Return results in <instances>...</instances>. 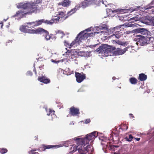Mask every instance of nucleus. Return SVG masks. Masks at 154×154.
<instances>
[{
    "label": "nucleus",
    "instance_id": "f257e3e1",
    "mask_svg": "<svg viewBox=\"0 0 154 154\" xmlns=\"http://www.w3.org/2000/svg\"><path fill=\"white\" fill-rule=\"evenodd\" d=\"M41 2V0H36L33 2H27L24 4L21 3L17 6V7L18 8L27 9L28 12L23 14L26 15L32 13H36L38 10V5Z\"/></svg>",
    "mask_w": 154,
    "mask_h": 154
},
{
    "label": "nucleus",
    "instance_id": "f03ea898",
    "mask_svg": "<svg viewBox=\"0 0 154 154\" xmlns=\"http://www.w3.org/2000/svg\"><path fill=\"white\" fill-rule=\"evenodd\" d=\"M67 17L65 13L62 11H59L56 16H53L51 20H48L49 24L51 25L54 23H57L59 21H63Z\"/></svg>",
    "mask_w": 154,
    "mask_h": 154
},
{
    "label": "nucleus",
    "instance_id": "7ed1b4c3",
    "mask_svg": "<svg viewBox=\"0 0 154 154\" xmlns=\"http://www.w3.org/2000/svg\"><path fill=\"white\" fill-rule=\"evenodd\" d=\"M37 34L42 35L47 40H50L53 35L52 34L49 35L48 32L47 31L41 28H39L37 29L36 34Z\"/></svg>",
    "mask_w": 154,
    "mask_h": 154
},
{
    "label": "nucleus",
    "instance_id": "20e7f679",
    "mask_svg": "<svg viewBox=\"0 0 154 154\" xmlns=\"http://www.w3.org/2000/svg\"><path fill=\"white\" fill-rule=\"evenodd\" d=\"M48 20H45L44 19H42L38 20L36 21L29 22L26 23L27 25H29L30 26V27L33 28H34L35 26H39L41 25L43 23L49 24Z\"/></svg>",
    "mask_w": 154,
    "mask_h": 154
},
{
    "label": "nucleus",
    "instance_id": "39448f33",
    "mask_svg": "<svg viewBox=\"0 0 154 154\" xmlns=\"http://www.w3.org/2000/svg\"><path fill=\"white\" fill-rule=\"evenodd\" d=\"M139 38H137V42L136 44L138 45L139 44L140 45H143L148 44L149 42L148 39L149 38L147 37H145L144 36L138 35Z\"/></svg>",
    "mask_w": 154,
    "mask_h": 154
},
{
    "label": "nucleus",
    "instance_id": "423d86ee",
    "mask_svg": "<svg viewBox=\"0 0 154 154\" xmlns=\"http://www.w3.org/2000/svg\"><path fill=\"white\" fill-rule=\"evenodd\" d=\"M106 46L105 45L102 46V49L100 52H103L106 56L111 55L112 51L115 49L114 48L109 46H106Z\"/></svg>",
    "mask_w": 154,
    "mask_h": 154
},
{
    "label": "nucleus",
    "instance_id": "0eeeda50",
    "mask_svg": "<svg viewBox=\"0 0 154 154\" xmlns=\"http://www.w3.org/2000/svg\"><path fill=\"white\" fill-rule=\"evenodd\" d=\"M85 32V31H81L79 34L78 36L76 37L78 38L77 42H78L80 41H81L82 40H86L88 37L91 36L93 34L92 33H88L86 32L84 33Z\"/></svg>",
    "mask_w": 154,
    "mask_h": 154
},
{
    "label": "nucleus",
    "instance_id": "6e6552de",
    "mask_svg": "<svg viewBox=\"0 0 154 154\" xmlns=\"http://www.w3.org/2000/svg\"><path fill=\"white\" fill-rule=\"evenodd\" d=\"M29 27L26 26H22L20 27V30L24 32L30 34H36L37 29L35 30L33 29H27V28H29Z\"/></svg>",
    "mask_w": 154,
    "mask_h": 154
},
{
    "label": "nucleus",
    "instance_id": "1a4fd4ad",
    "mask_svg": "<svg viewBox=\"0 0 154 154\" xmlns=\"http://www.w3.org/2000/svg\"><path fill=\"white\" fill-rule=\"evenodd\" d=\"M80 113L79 108L72 106L69 109V114L71 116H78Z\"/></svg>",
    "mask_w": 154,
    "mask_h": 154
},
{
    "label": "nucleus",
    "instance_id": "9d476101",
    "mask_svg": "<svg viewBox=\"0 0 154 154\" xmlns=\"http://www.w3.org/2000/svg\"><path fill=\"white\" fill-rule=\"evenodd\" d=\"M76 80L78 83H81L86 79L85 74L83 73H79L78 72L75 73Z\"/></svg>",
    "mask_w": 154,
    "mask_h": 154
},
{
    "label": "nucleus",
    "instance_id": "9b49d317",
    "mask_svg": "<svg viewBox=\"0 0 154 154\" xmlns=\"http://www.w3.org/2000/svg\"><path fill=\"white\" fill-rule=\"evenodd\" d=\"M62 146L61 145H51L43 144L42 146V148L44 149L43 150V151H45L46 149H57L60 147Z\"/></svg>",
    "mask_w": 154,
    "mask_h": 154
},
{
    "label": "nucleus",
    "instance_id": "f8f14e48",
    "mask_svg": "<svg viewBox=\"0 0 154 154\" xmlns=\"http://www.w3.org/2000/svg\"><path fill=\"white\" fill-rule=\"evenodd\" d=\"M38 80L40 82L46 84L49 83L50 82V80L49 79L47 78L44 76L38 77Z\"/></svg>",
    "mask_w": 154,
    "mask_h": 154
},
{
    "label": "nucleus",
    "instance_id": "ddd939ff",
    "mask_svg": "<svg viewBox=\"0 0 154 154\" xmlns=\"http://www.w3.org/2000/svg\"><path fill=\"white\" fill-rule=\"evenodd\" d=\"M78 38H76L74 40L71 44L67 42L64 41V45L65 46L69 48H71V47L73 46L77 42Z\"/></svg>",
    "mask_w": 154,
    "mask_h": 154
},
{
    "label": "nucleus",
    "instance_id": "4468645a",
    "mask_svg": "<svg viewBox=\"0 0 154 154\" xmlns=\"http://www.w3.org/2000/svg\"><path fill=\"white\" fill-rule=\"evenodd\" d=\"M94 1V0H85L84 1L82 2V6L83 8H85Z\"/></svg>",
    "mask_w": 154,
    "mask_h": 154
},
{
    "label": "nucleus",
    "instance_id": "2eb2a0df",
    "mask_svg": "<svg viewBox=\"0 0 154 154\" xmlns=\"http://www.w3.org/2000/svg\"><path fill=\"white\" fill-rule=\"evenodd\" d=\"M71 2L69 0H64L63 2H59L58 4L59 5H62L64 7L68 6Z\"/></svg>",
    "mask_w": 154,
    "mask_h": 154
},
{
    "label": "nucleus",
    "instance_id": "dca6fc26",
    "mask_svg": "<svg viewBox=\"0 0 154 154\" xmlns=\"http://www.w3.org/2000/svg\"><path fill=\"white\" fill-rule=\"evenodd\" d=\"M100 29L99 32L101 34L106 33H107L108 29L106 27L103 26H100Z\"/></svg>",
    "mask_w": 154,
    "mask_h": 154
},
{
    "label": "nucleus",
    "instance_id": "f3484780",
    "mask_svg": "<svg viewBox=\"0 0 154 154\" xmlns=\"http://www.w3.org/2000/svg\"><path fill=\"white\" fill-rule=\"evenodd\" d=\"M147 78L146 75L143 73H141L139 75L138 79L141 81H144L146 80Z\"/></svg>",
    "mask_w": 154,
    "mask_h": 154
},
{
    "label": "nucleus",
    "instance_id": "a211bd4d",
    "mask_svg": "<svg viewBox=\"0 0 154 154\" xmlns=\"http://www.w3.org/2000/svg\"><path fill=\"white\" fill-rule=\"evenodd\" d=\"M120 28L121 27H116L112 28L111 31L113 33H118L119 34V33L121 31Z\"/></svg>",
    "mask_w": 154,
    "mask_h": 154
},
{
    "label": "nucleus",
    "instance_id": "6ab92c4d",
    "mask_svg": "<svg viewBox=\"0 0 154 154\" xmlns=\"http://www.w3.org/2000/svg\"><path fill=\"white\" fill-rule=\"evenodd\" d=\"M136 31L138 33L141 34L145 35L146 32L147 30L144 28H139L136 29Z\"/></svg>",
    "mask_w": 154,
    "mask_h": 154
},
{
    "label": "nucleus",
    "instance_id": "aec40b11",
    "mask_svg": "<svg viewBox=\"0 0 154 154\" xmlns=\"http://www.w3.org/2000/svg\"><path fill=\"white\" fill-rule=\"evenodd\" d=\"M129 81L130 83L132 85H135L137 83L138 80L134 77H131L129 79Z\"/></svg>",
    "mask_w": 154,
    "mask_h": 154
},
{
    "label": "nucleus",
    "instance_id": "412c9836",
    "mask_svg": "<svg viewBox=\"0 0 154 154\" xmlns=\"http://www.w3.org/2000/svg\"><path fill=\"white\" fill-rule=\"evenodd\" d=\"M130 48L129 47H127L124 48L123 49H119L118 50L119 53L120 54H124L127 51L128 49Z\"/></svg>",
    "mask_w": 154,
    "mask_h": 154
},
{
    "label": "nucleus",
    "instance_id": "4be33fe9",
    "mask_svg": "<svg viewBox=\"0 0 154 154\" xmlns=\"http://www.w3.org/2000/svg\"><path fill=\"white\" fill-rule=\"evenodd\" d=\"M56 35L57 36L59 37L61 39H62L63 37L65 36L64 33L61 31H58Z\"/></svg>",
    "mask_w": 154,
    "mask_h": 154
},
{
    "label": "nucleus",
    "instance_id": "5701e85b",
    "mask_svg": "<svg viewBox=\"0 0 154 154\" xmlns=\"http://www.w3.org/2000/svg\"><path fill=\"white\" fill-rule=\"evenodd\" d=\"M78 8V7L77 6H75L74 8L73 9H72L70 11L68 12V14H69L70 15H71L72 14L74 13H75V12L77 10V8Z\"/></svg>",
    "mask_w": 154,
    "mask_h": 154
},
{
    "label": "nucleus",
    "instance_id": "b1692460",
    "mask_svg": "<svg viewBox=\"0 0 154 154\" xmlns=\"http://www.w3.org/2000/svg\"><path fill=\"white\" fill-rule=\"evenodd\" d=\"M8 152V150L6 148H0V152L2 154H4Z\"/></svg>",
    "mask_w": 154,
    "mask_h": 154
},
{
    "label": "nucleus",
    "instance_id": "393cba45",
    "mask_svg": "<svg viewBox=\"0 0 154 154\" xmlns=\"http://www.w3.org/2000/svg\"><path fill=\"white\" fill-rule=\"evenodd\" d=\"M54 111L50 109L48 112L47 114V115L49 116L51 115V116H52V114H54Z\"/></svg>",
    "mask_w": 154,
    "mask_h": 154
},
{
    "label": "nucleus",
    "instance_id": "a878e982",
    "mask_svg": "<svg viewBox=\"0 0 154 154\" xmlns=\"http://www.w3.org/2000/svg\"><path fill=\"white\" fill-rule=\"evenodd\" d=\"M133 138V137L132 135L130 134L128 138L126 137V139L128 141H131L132 139Z\"/></svg>",
    "mask_w": 154,
    "mask_h": 154
},
{
    "label": "nucleus",
    "instance_id": "bb28decb",
    "mask_svg": "<svg viewBox=\"0 0 154 154\" xmlns=\"http://www.w3.org/2000/svg\"><path fill=\"white\" fill-rule=\"evenodd\" d=\"M36 150H31L30 151H29L28 152V153L29 154H36L38 153V152H36L35 151H36Z\"/></svg>",
    "mask_w": 154,
    "mask_h": 154
},
{
    "label": "nucleus",
    "instance_id": "cd10ccee",
    "mask_svg": "<svg viewBox=\"0 0 154 154\" xmlns=\"http://www.w3.org/2000/svg\"><path fill=\"white\" fill-rule=\"evenodd\" d=\"M120 32L119 33V34L118 33H113V35H114L117 38H119L120 37L121 35H120Z\"/></svg>",
    "mask_w": 154,
    "mask_h": 154
},
{
    "label": "nucleus",
    "instance_id": "c85d7f7f",
    "mask_svg": "<svg viewBox=\"0 0 154 154\" xmlns=\"http://www.w3.org/2000/svg\"><path fill=\"white\" fill-rule=\"evenodd\" d=\"M33 73L32 72L30 71H28L26 73V75L27 76H31L32 75Z\"/></svg>",
    "mask_w": 154,
    "mask_h": 154
},
{
    "label": "nucleus",
    "instance_id": "c756f323",
    "mask_svg": "<svg viewBox=\"0 0 154 154\" xmlns=\"http://www.w3.org/2000/svg\"><path fill=\"white\" fill-rule=\"evenodd\" d=\"M119 147L117 145H110V148L112 149H114L115 148H118Z\"/></svg>",
    "mask_w": 154,
    "mask_h": 154
},
{
    "label": "nucleus",
    "instance_id": "7c9ffc66",
    "mask_svg": "<svg viewBox=\"0 0 154 154\" xmlns=\"http://www.w3.org/2000/svg\"><path fill=\"white\" fill-rule=\"evenodd\" d=\"M23 12L21 11H17L16 14L14 15L15 16H18V15L20 13H23Z\"/></svg>",
    "mask_w": 154,
    "mask_h": 154
},
{
    "label": "nucleus",
    "instance_id": "2f4dec72",
    "mask_svg": "<svg viewBox=\"0 0 154 154\" xmlns=\"http://www.w3.org/2000/svg\"><path fill=\"white\" fill-rule=\"evenodd\" d=\"M39 68L40 70H42L44 69V64H42L41 65L39 66Z\"/></svg>",
    "mask_w": 154,
    "mask_h": 154
},
{
    "label": "nucleus",
    "instance_id": "473e14b6",
    "mask_svg": "<svg viewBox=\"0 0 154 154\" xmlns=\"http://www.w3.org/2000/svg\"><path fill=\"white\" fill-rule=\"evenodd\" d=\"M90 122L91 120L90 119H87L85 121V123L86 124H88Z\"/></svg>",
    "mask_w": 154,
    "mask_h": 154
},
{
    "label": "nucleus",
    "instance_id": "72a5a7b5",
    "mask_svg": "<svg viewBox=\"0 0 154 154\" xmlns=\"http://www.w3.org/2000/svg\"><path fill=\"white\" fill-rule=\"evenodd\" d=\"M134 24H132L131 23H129L127 25L128 27H132L134 26Z\"/></svg>",
    "mask_w": 154,
    "mask_h": 154
},
{
    "label": "nucleus",
    "instance_id": "f704fd0d",
    "mask_svg": "<svg viewBox=\"0 0 154 154\" xmlns=\"http://www.w3.org/2000/svg\"><path fill=\"white\" fill-rule=\"evenodd\" d=\"M34 69H33V71L35 72V74L36 75L37 72H36V69L35 68V64H34Z\"/></svg>",
    "mask_w": 154,
    "mask_h": 154
},
{
    "label": "nucleus",
    "instance_id": "c9c22d12",
    "mask_svg": "<svg viewBox=\"0 0 154 154\" xmlns=\"http://www.w3.org/2000/svg\"><path fill=\"white\" fill-rule=\"evenodd\" d=\"M85 30L87 32L90 31H91V29L90 28H88L86 29Z\"/></svg>",
    "mask_w": 154,
    "mask_h": 154
},
{
    "label": "nucleus",
    "instance_id": "e433bc0d",
    "mask_svg": "<svg viewBox=\"0 0 154 154\" xmlns=\"http://www.w3.org/2000/svg\"><path fill=\"white\" fill-rule=\"evenodd\" d=\"M129 116L131 118H134V116H133V115L132 114H130Z\"/></svg>",
    "mask_w": 154,
    "mask_h": 154
},
{
    "label": "nucleus",
    "instance_id": "4c0bfd02",
    "mask_svg": "<svg viewBox=\"0 0 154 154\" xmlns=\"http://www.w3.org/2000/svg\"><path fill=\"white\" fill-rule=\"evenodd\" d=\"M3 26V23H0V27H1V28H2Z\"/></svg>",
    "mask_w": 154,
    "mask_h": 154
},
{
    "label": "nucleus",
    "instance_id": "58836bf2",
    "mask_svg": "<svg viewBox=\"0 0 154 154\" xmlns=\"http://www.w3.org/2000/svg\"><path fill=\"white\" fill-rule=\"evenodd\" d=\"M34 137L35 138V140H38V135L35 136Z\"/></svg>",
    "mask_w": 154,
    "mask_h": 154
},
{
    "label": "nucleus",
    "instance_id": "ea45409f",
    "mask_svg": "<svg viewBox=\"0 0 154 154\" xmlns=\"http://www.w3.org/2000/svg\"><path fill=\"white\" fill-rule=\"evenodd\" d=\"M135 139L137 141H139L140 140V138H135Z\"/></svg>",
    "mask_w": 154,
    "mask_h": 154
},
{
    "label": "nucleus",
    "instance_id": "a19ab883",
    "mask_svg": "<svg viewBox=\"0 0 154 154\" xmlns=\"http://www.w3.org/2000/svg\"><path fill=\"white\" fill-rule=\"evenodd\" d=\"M152 71L154 72V66L152 67Z\"/></svg>",
    "mask_w": 154,
    "mask_h": 154
},
{
    "label": "nucleus",
    "instance_id": "79ce46f5",
    "mask_svg": "<svg viewBox=\"0 0 154 154\" xmlns=\"http://www.w3.org/2000/svg\"><path fill=\"white\" fill-rule=\"evenodd\" d=\"M66 74L67 75H69L70 74V73H67V74Z\"/></svg>",
    "mask_w": 154,
    "mask_h": 154
},
{
    "label": "nucleus",
    "instance_id": "37998d69",
    "mask_svg": "<svg viewBox=\"0 0 154 154\" xmlns=\"http://www.w3.org/2000/svg\"><path fill=\"white\" fill-rule=\"evenodd\" d=\"M63 73L64 74H65V73H64V72L65 71H64V70H63Z\"/></svg>",
    "mask_w": 154,
    "mask_h": 154
},
{
    "label": "nucleus",
    "instance_id": "c03bdc74",
    "mask_svg": "<svg viewBox=\"0 0 154 154\" xmlns=\"http://www.w3.org/2000/svg\"><path fill=\"white\" fill-rule=\"evenodd\" d=\"M71 54L72 55V51H71Z\"/></svg>",
    "mask_w": 154,
    "mask_h": 154
},
{
    "label": "nucleus",
    "instance_id": "a18cd8bd",
    "mask_svg": "<svg viewBox=\"0 0 154 154\" xmlns=\"http://www.w3.org/2000/svg\"><path fill=\"white\" fill-rule=\"evenodd\" d=\"M153 24L154 25V21H153Z\"/></svg>",
    "mask_w": 154,
    "mask_h": 154
},
{
    "label": "nucleus",
    "instance_id": "49530a36",
    "mask_svg": "<svg viewBox=\"0 0 154 154\" xmlns=\"http://www.w3.org/2000/svg\"><path fill=\"white\" fill-rule=\"evenodd\" d=\"M60 70H61V71L62 72V69H60Z\"/></svg>",
    "mask_w": 154,
    "mask_h": 154
},
{
    "label": "nucleus",
    "instance_id": "de8ad7c7",
    "mask_svg": "<svg viewBox=\"0 0 154 154\" xmlns=\"http://www.w3.org/2000/svg\"><path fill=\"white\" fill-rule=\"evenodd\" d=\"M67 38H68V36H66Z\"/></svg>",
    "mask_w": 154,
    "mask_h": 154
},
{
    "label": "nucleus",
    "instance_id": "09e8293b",
    "mask_svg": "<svg viewBox=\"0 0 154 154\" xmlns=\"http://www.w3.org/2000/svg\"><path fill=\"white\" fill-rule=\"evenodd\" d=\"M75 52L76 53H76V51H75Z\"/></svg>",
    "mask_w": 154,
    "mask_h": 154
},
{
    "label": "nucleus",
    "instance_id": "8fccbe9b",
    "mask_svg": "<svg viewBox=\"0 0 154 154\" xmlns=\"http://www.w3.org/2000/svg\"><path fill=\"white\" fill-rule=\"evenodd\" d=\"M99 33V32H97V33Z\"/></svg>",
    "mask_w": 154,
    "mask_h": 154
}]
</instances>
